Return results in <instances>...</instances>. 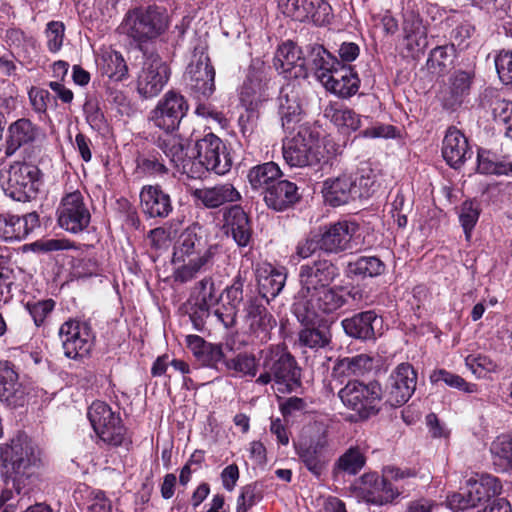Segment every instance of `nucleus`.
I'll list each match as a JSON object with an SVG mask.
<instances>
[{
    "label": "nucleus",
    "instance_id": "f257e3e1",
    "mask_svg": "<svg viewBox=\"0 0 512 512\" xmlns=\"http://www.w3.org/2000/svg\"><path fill=\"white\" fill-rule=\"evenodd\" d=\"M338 276V267L328 259H317L300 266L294 310L301 321L313 322L317 317L335 313L346 304L341 289L331 287Z\"/></svg>",
    "mask_w": 512,
    "mask_h": 512
},
{
    "label": "nucleus",
    "instance_id": "f03ea898",
    "mask_svg": "<svg viewBox=\"0 0 512 512\" xmlns=\"http://www.w3.org/2000/svg\"><path fill=\"white\" fill-rule=\"evenodd\" d=\"M43 466L42 449L25 433L0 444V474L18 493Z\"/></svg>",
    "mask_w": 512,
    "mask_h": 512
},
{
    "label": "nucleus",
    "instance_id": "7ed1b4c3",
    "mask_svg": "<svg viewBox=\"0 0 512 512\" xmlns=\"http://www.w3.org/2000/svg\"><path fill=\"white\" fill-rule=\"evenodd\" d=\"M217 246L208 243L196 226L185 229L173 248L172 262L178 265L174 270V280L187 283L200 273L209 271L214 263Z\"/></svg>",
    "mask_w": 512,
    "mask_h": 512
},
{
    "label": "nucleus",
    "instance_id": "20e7f679",
    "mask_svg": "<svg viewBox=\"0 0 512 512\" xmlns=\"http://www.w3.org/2000/svg\"><path fill=\"white\" fill-rule=\"evenodd\" d=\"M120 27L122 32L134 41L148 42L167 30L168 16L165 9L160 6H138L127 11Z\"/></svg>",
    "mask_w": 512,
    "mask_h": 512
},
{
    "label": "nucleus",
    "instance_id": "39448f33",
    "mask_svg": "<svg viewBox=\"0 0 512 512\" xmlns=\"http://www.w3.org/2000/svg\"><path fill=\"white\" fill-rule=\"evenodd\" d=\"M263 372L256 379V383L267 385L275 381L284 385L289 391L301 383V370L295 358L283 346L276 345L262 351Z\"/></svg>",
    "mask_w": 512,
    "mask_h": 512
},
{
    "label": "nucleus",
    "instance_id": "423d86ee",
    "mask_svg": "<svg viewBox=\"0 0 512 512\" xmlns=\"http://www.w3.org/2000/svg\"><path fill=\"white\" fill-rule=\"evenodd\" d=\"M40 169L27 162H14L0 172V185L13 200L26 202L36 197L40 186Z\"/></svg>",
    "mask_w": 512,
    "mask_h": 512
},
{
    "label": "nucleus",
    "instance_id": "0eeeda50",
    "mask_svg": "<svg viewBox=\"0 0 512 512\" xmlns=\"http://www.w3.org/2000/svg\"><path fill=\"white\" fill-rule=\"evenodd\" d=\"M338 395L344 406L361 418H368L380 410L382 389L378 382L349 381Z\"/></svg>",
    "mask_w": 512,
    "mask_h": 512
},
{
    "label": "nucleus",
    "instance_id": "6e6552de",
    "mask_svg": "<svg viewBox=\"0 0 512 512\" xmlns=\"http://www.w3.org/2000/svg\"><path fill=\"white\" fill-rule=\"evenodd\" d=\"M282 150L284 160L291 167L315 166L324 158L318 137L308 128H301L284 142Z\"/></svg>",
    "mask_w": 512,
    "mask_h": 512
},
{
    "label": "nucleus",
    "instance_id": "1a4fd4ad",
    "mask_svg": "<svg viewBox=\"0 0 512 512\" xmlns=\"http://www.w3.org/2000/svg\"><path fill=\"white\" fill-rule=\"evenodd\" d=\"M88 418L99 438L110 445L120 446L125 439V428L121 418L110 406L102 401H95L88 409Z\"/></svg>",
    "mask_w": 512,
    "mask_h": 512
},
{
    "label": "nucleus",
    "instance_id": "9d476101",
    "mask_svg": "<svg viewBox=\"0 0 512 512\" xmlns=\"http://www.w3.org/2000/svg\"><path fill=\"white\" fill-rule=\"evenodd\" d=\"M64 355L71 359L86 357L94 346V335L87 322L69 319L58 332Z\"/></svg>",
    "mask_w": 512,
    "mask_h": 512
},
{
    "label": "nucleus",
    "instance_id": "9b49d317",
    "mask_svg": "<svg viewBox=\"0 0 512 512\" xmlns=\"http://www.w3.org/2000/svg\"><path fill=\"white\" fill-rule=\"evenodd\" d=\"M189 109L187 100L180 93L170 90L158 101L150 113L154 126L166 132L178 129Z\"/></svg>",
    "mask_w": 512,
    "mask_h": 512
},
{
    "label": "nucleus",
    "instance_id": "f8f14e48",
    "mask_svg": "<svg viewBox=\"0 0 512 512\" xmlns=\"http://www.w3.org/2000/svg\"><path fill=\"white\" fill-rule=\"evenodd\" d=\"M56 213L58 225L73 234L84 231L91 221L90 211L80 191L63 196Z\"/></svg>",
    "mask_w": 512,
    "mask_h": 512
},
{
    "label": "nucleus",
    "instance_id": "ddd939ff",
    "mask_svg": "<svg viewBox=\"0 0 512 512\" xmlns=\"http://www.w3.org/2000/svg\"><path fill=\"white\" fill-rule=\"evenodd\" d=\"M170 68L157 54L146 57L137 77V92L144 99L156 97L170 78Z\"/></svg>",
    "mask_w": 512,
    "mask_h": 512
},
{
    "label": "nucleus",
    "instance_id": "4468645a",
    "mask_svg": "<svg viewBox=\"0 0 512 512\" xmlns=\"http://www.w3.org/2000/svg\"><path fill=\"white\" fill-rule=\"evenodd\" d=\"M199 164L207 171L224 175L232 167V158L225 143L215 134L208 133L196 142Z\"/></svg>",
    "mask_w": 512,
    "mask_h": 512
},
{
    "label": "nucleus",
    "instance_id": "2eb2a0df",
    "mask_svg": "<svg viewBox=\"0 0 512 512\" xmlns=\"http://www.w3.org/2000/svg\"><path fill=\"white\" fill-rule=\"evenodd\" d=\"M215 70L207 55H200L192 61L185 74L186 84L193 96L201 100L208 99L215 90Z\"/></svg>",
    "mask_w": 512,
    "mask_h": 512
},
{
    "label": "nucleus",
    "instance_id": "dca6fc26",
    "mask_svg": "<svg viewBox=\"0 0 512 512\" xmlns=\"http://www.w3.org/2000/svg\"><path fill=\"white\" fill-rule=\"evenodd\" d=\"M416 383L417 374L412 365L399 364L389 376L386 402L392 407L403 405L413 395Z\"/></svg>",
    "mask_w": 512,
    "mask_h": 512
},
{
    "label": "nucleus",
    "instance_id": "f3484780",
    "mask_svg": "<svg viewBox=\"0 0 512 512\" xmlns=\"http://www.w3.org/2000/svg\"><path fill=\"white\" fill-rule=\"evenodd\" d=\"M283 12L295 21H311L322 26L330 21L331 6L325 0H284Z\"/></svg>",
    "mask_w": 512,
    "mask_h": 512
},
{
    "label": "nucleus",
    "instance_id": "a211bd4d",
    "mask_svg": "<svg viewBox=\"0 0 512 512\" xmlns=\"http://www.w3.org/2000/svg\"><path fill=\"white\" fill-rule=\"evenodd\" d=\"M244 324L250 336L265 343L271 338L276 320L259 299L251 298L244 307Z\"/></svg>",
    "mask_w": 512,
    "mask_h": 512
},
{
    "label": "nucleus",
    "instance_id": "6ab92c4d",
    "mask_svg": "<svg viewBox=\"0 0 512 512\" xmlns=\"http://www.w3.org/2000/svg\"><path fill=\"white\" fill-rule=\"evenodd\" d=\"M274 67L287 77L306 78V48H298L292 41L281 44L274 56Z\"/></svg>",
    "mask_w": 512,
    "mask_h": 512
},
{
    "label": "nucleus",
    "instance_id": "aec40b11",
    "mask_svg": "<svg viewBox=\"0 0 512 512\" xmlns=\"http://www.w3.org/2000/svg\"><path fill=\"white\" fill-rule=\"evenodd\" d=\"M358 229L359 225L350 220L330 224L320 236L319 249L336 254L351 248L352 238Z\"/></svg>",
    "mask_w": 512,
    "mask_h": 512
},
{
    "label": "nucleus",
    "instance_id": "412c9836",
    "mask_svg": "<svg viewBox=\"0 0 512 512\" xmlns=\"http://www.w3.org/2000/svg\"><path fill=\"white\" fill-rule=\"evenodd\" d=\"M402 34L405 49L411 56L419 55L427 47V28L422 18L413 11L403 15Z\"/></svg>",
    "mask_w": 512,
    "mask_h": 512
},
{
    "label": "nucleus",
    "instance_id": "4be33fe9",
    "mask_svg": "<svg viewBox=\"0 0 512 512\" xmlns=\"http://www.w3.org/2000/svg\"><path fill=\"white\" fill-rule=\"evenodd\" d=\"M43 136L41 128L30 119H18L8 127L5 153L7 156H11L20 147L31 144Z\"/></svg>",
    "mask_w": 512,
    "mask_h": 512
},
{
    "label": "nucleus",
    "instance_id": "5701e85b",
    "mask_svg": "<svg viewBox=\"0 0 512 512\" xmlns=\"http://www.w3.org/2000/svg\"><path fill=\"white\" fill-rule=\"evenodd\" d=\"M141 211L150 218H166L172 212L170 195L159 185H145L140 191Z\"/></svg>",
    "mask_w": 512,
    "mask_h": 512
},
{
    "label": "nucleus",
    "instance_id": "b1692460",
    "mask_svg": "<svg viewBox=\"0 0 512 512\" xmlns=\"http://www.w3.org/2000/svg\"><path fill=\"white\" fill-rule=\"evenodd\" d=\"M192 195L208 209H216L228 203L239 202L242 199L241 193L229 182L195 189Z\"/></svg>",
    "mask_w": 512,
    "mask_h": 512
},
{
    "label": "nucleus",
    "instance_id": "393cba45",
    "mask_svg": "<svg viewBox=\"0 0 512 512\" xmlns=\"http://www.w3.org/2000/svg\"><path fill=\"white\" fill-rule=\"evenodd\" d=\"M26 391L19 382L18 373L9 362H0V401L8 406H23Z\"/></svg>",
    "mask_w": 512,
    "mask_h": 512
},
{
    "label": "nucleus",
    "instance_id": "a878e982",
    "mask_svg": "<svg viewBox=\"0 0 512 512\" xmlns=\"http://www.w3.org/2000/svg\"><path fill=\"white\" fill-rule=\"evenodd\" d=\"M39 227V216L36 212L17 215L0 214V239L4 241L22 240L31 231Z\"/></svg>",
    "mask_w": 512,
    "mask_h": 512
},
{
    "label": "nucleus",
    "instance_id": "bb28decb",
    "mask_svg": "<svg viewBox=\"0 0 512 512\" xmlns=\"http://www.w3.org/2000/svg\"><path fill=\"white\" fill-rule=\"evenodd\" d=\"M381 323L375 311L369 310L343 319L341 326L349 337L367 341L376 338V328Z\"/></svg>",
    "mask_w": 512,
    "mask_h": 512
},
{
    "label": "nucleus",
    "instance_id": "cd10ccee",
    "mask_svg": "<svg viewBox=\"0 0 512 512\" xmlns=\"http://www.w3.org/2000/svg\"><path fill=\"white\" fill-rule=\"evenodd\" d=\"M360 80L351 66L340 65L323 80V86L331 93L348 98L356 94Z\"/></svg>",
    "mask_w": 512,
    "mask_h": 512
},
{
    "label": "nucleus",
    "instance_id": "c85d7f7f",
    "mask_svg": "<svg viewBox=\"0 0 512 512\" xmlns=\"http://www.w3.org/2000/svg\"><path fill=\"white\" fill-rule=\"evenodd\" d=\"M363 499L373 505H385L399 494L394 491L390 482L376 474H365L360 487Z\"/></svg>",
    "mask_w": 512,
    "mask_h": 512
},
{
    "label": "nucleus",
    "instance_id": "c756f323",
    "mask_svg": "<svg viewBox=\"0 0 512 512\" xmlns=\"http://www.w3.org/2000/svg\"><path fill=\"white\" fill-rule=\"evenodd\" d=\"M322 195L326 203L337 207L355 201L353 175L342 174L323 182Z\"/></svg>",
    "mask_w": 512,
    "mask_h": 512
},
{
    "label": "nucleus",
    "instance_id": "7c9ffc66",
    "mask_svg": "<svg viewBox=\"0 0 512 512\" xmlns=\"http://www.w3.org/2000/svg\"><path fill=\"white\" fill-rule=\"evenodd\" d=\"M442 155L444 160L453 168H459L472 152L467 138L456 128H449L443 139Z\"/></svg>",
    "mask_w": 512,
    "mask_h": 512
},
{
    "label": "nucleus",
    "instance_id": "2f4dec72",
    "mask_svg": "<svg viewBox=\"0 0 512 512\" xmlns=\"http://www.w3.org/2000/svg\"><path fill=\"white\" fill-rule=\"evenodd\" d=\"M341 64L322 45L310 44L306 46V68L314 72L318 80L323 83L329 74Z\"/></svg>",
    "mask_w": 512,
    "mask_h": 512
},
{
    "label": "nucleus",
    "instance_id": "473e14b6",
    "mask_svg": "<svg viewBox=\"0 0 512 512\" xmlns=\"http://www.w3.org/2000/svg\"><path fill=\"white\" fill-rule=\"evenodd\" d=\"M474 75L467 71H456L441 90V97L446 107L460 105L470 94Z\"/></svg>",
    "mask_w": 512,
    "mask_h": 512
},
{
    "label": "nucleus",
    "instance_id": "72a5a7b5",
    "mask_svg": "<svg viewBox=\"0 0 512 512\" xmlns=\"http://www.w3.org/2000/svg\"><path fill=\"white\" fill-rule=\"evenodd\" d=\"M300 199L297 186L287 180L276 181L264 192V201L268 207L283 211Z\"/></svg>",
    "mask_w": 512,
    "mask_h": 512
},
{
    "label": "nucleus",
    "instance_id": "f704fd0d",
    "mask_svg": "<svg viewBox=\"0 0 512 512\" xmlns=\"http://www.w3.org/2000/svg\"><path fill=\"white\" fill-rule=\"evenodd\" d=\"M326 445V436L322 434L315 441H312L310 445L300 444L296 447V453L302 463L317 477H320L326 468L327 460L324 455Z\"/></svg>",
    "mask_w": 512,
    "mask_h": 512
},
{
    "label": "nucleus",
    "instance_id": "c9c22d12",
    "mask_svg": "<svg viewBox=\"0 0 512 512\" xmlns=\"http://www.w3.org/2000/svg\"><path fill=\"white\" fill-rule=\"evenodd\" d=\"M224 221L227 233L231 234L237 245L247 246L251 239L252 229L246 212L238 205L231 206L224 213Z\"/></svg>",
    "mask_w": 512,
    "mask_h": 512
},
{
    "label": "nucleus",
    "instance_id": "e433bc0d",
    "mask_svg": "<svg viewBox=\"0 0 512 512\" xmlns=\"http://www.w3.org/2000/svg\"><path fill=\"white\" fill-rule=\"evenodd\" d=\"M268 99L267 83L258 70H250L240 91V100L247 109L254 110Z\"/></svg>",
    "mask_w": 512,
    "mask_h": 512
},
{
    "label": "nucleus",
    "instance_id": "4c0bfd02",
    "mask_svg": "<svg viewBox=\"0 0 512 512\" xmlns=\"http://www.w3.org/2000/svg\"><path fill=\"white\" fill-rule=\"evenodd\" d=\"M302 105L299 93L294 87H284L279 96V115L283 128L289 130L301 120Z\"/></svg>",
    "mask_w": 512,
    "mask_h": 512
},
{
    "label": "nucleus",
    "instance_id": "58836bf2",
    "mask_svg": "<svg viewBox=\"0 0 512 512\" xmlns=\"http://www.w3.org/2000/svg\"><path fill=\"white\" fill-rule=\"evenodd\" d=\"M323 115L345 132L356 131L361 126V116L338 102L328 103L323 110Z\"/></svg>",
    "mask_w": 512,
    "mask_h": 512
},
{
    "label": "nucleus",
    "instance_id": "ea45409f",
    "mask_svg": "<svg viewBox=\"0 0 512 512\" xmlns=\"http://www.w3.org/2000/svg\"><path fill=\"white\" fill-rule=\"evenodd\" d=\"M374 358L368 354H358L339 359L333 367V375L340 377H359L372 370Z\"/></svg>",
    "mask_w": 512,
    "mask_h": 512
},
{
    "label": "nucleus",
    "instance_id": "a19ab883",
    "mask_svg": "<svg viewBox=\"0 0 512 512\" xmlns=\"http://www.w3.org/2000/svg\"><path fill=\"white\" fill-rule=\"evenodd\" d=\"M467 488L478 505L486 503L501 490L498 479L488 474L470 478L467 481Z\"/></svg>",
    "mask_w": 512,
    "mask_h": 512
},
{
    "label": "nucleus",
    "instance_id": "79ce46f5",
    "mask_svg": "<svg viewBox=\"0 0 512 512\" xmlns=\"http://www.w3.org/2000/svg\"><path fill=\"white\" fill-rule=\"evenodd\" d=\"M286 274L272 267L265 269L258 275V290L262 298L269 302L283 289L286 282Z\"/></svg>",
    "mask_w": 512,
    "mask_h": 512
},
{
    "label": "nucleus",
    "instance_id": "37998d69",
    "mask_svg": "<svg viewBox=\"0 0 512 512\" xmlns=\"http://www.w3.org/2000/svg\"><path fill=\"white\" fill-rule=\"evenodd\" d=\"M98 67L102 75L113 81H122L128 74L124 58L116 51L104 52L98 60Z\"/></svg>",
    "mask_w": 512,
    "mask_h": 512
},
{
    "label": "nucleus",
    "instance_id": "c03bdc74",
    "mask_svg": "<svg viewBox=\"0 0 512 512\" xmlns=\"http://www.w3.org/2000/svg\"><path fill=\"white\" fill-rule=\"evenodd\" d=\"M281 176L280 168L274 162H266L252 167L247 175L251 187L255 190L265 189L274 184Z\"/></svg>",
    "mask_w": 512,
    "mask_h": 512
},
{
    "label": "nucleus",
    "instance_id": "a18cd8bd",
    "mask_svg": "<svg viewBox=\"0 0 512 512\" xmlns=\"http://www.w3.org/2000/svg\"><path fill=\"white\" fill-rule=\"evenodd\" d=\"M332 334L328 325L306 326L298 333L299 343L311 349H321L330 345Z\"/></svg>",
    "mask_w": 512,
    "mask_h": 512
},
{
    "label": "nucleus",
    "instance_id": "49530a36",
    "mask_svg": "<svg viewBox=\"0 0 512 512\" xmlns=\"http://www.w3.org/2000/svg\"><path fill=\"white\" fill-rule=\"evenodd\" d=\"M219 298L213 278L206 276L194 284L190 292L188 303L213 307L219 302Z\"/></svg>",
    "mask_w": 512,
    "mask_h": 512
},
{
    "label": "nucleus",
    "instance_id": "de8ad7c7",
    "mask_svg": "<svg viewBox=\"0 0 512 512\" xmlns=\"http://www.w3.org/2000/svg\"><path fill=\"white\" fill-rule=\"evenodd\" d=\"M385 264L376 256H361L350 261L347 266L348 275L376 277L385 271Z\"/></svg>",
    "mask_w": 512,
    "mask_h": 512
},
{
    "label": "nucleus",
    "instance_id": "09e8293b",
    "mask_svg": "<svg viewBox=\"0 0 512 512\" xmlns=\"http://www.w3.org/2000/svg\"><path fill=\"white\" fill-rule=\"evenodd\" d=\"M156 146L170 159L176 167L184 159V147L180 136L174 132H166L158 136Z\"/></svg>",
    "mask_w": 512,
    "mask_h": 512
},
{
    "label": "nucleus",
    "instance_id": "8fccbe9b",
    "mask_svg": "<svg viewBox=\"0 0 512 512\" xmlns=\"http://www.w3.org/2000/svg\"><path fill=\"white\" fill-rule=\"evenodd\" d=\"M477 169L482 174L512 175V162L498 161L494 153L480 150Z\"/></svg>",
    "mask_w": 512,
    "mask_h": 512
},
{
    "label": "nucleus",
    "instance_id": "3c124183",
    "mask_svg": "<svg viewBox=\"0 0 512 512\" xmlns=\"http://www.w3.org/2000/svg\"><path fill=\"white\" fill-rule=\"evenodd\" d=\"M85 119L91 129L99 133L108 131V120L103 112L100 102L96 98H89L83 105Z\"/></svg>",
    "mask_w": 512,
    "mask_h": 512
},
{
    "label": "nucleus",
    "instance_id": "603ef678",
    "mask_svg": "<svg viewBox=\"0 0 512 512\" xmlns=\"http://www.w3.org/2000/svg\"><path fill=\"white\" fill-rule=\"evenodd\" d=\"M224 371H234L241 376L255 377L258 371L255 356L247 352H241L228 359Z\"/></svg>",
    "mask_w": 512,
    "mask_h": 512
},
{
    "label": "nucleus",
    "instance_id": "864d4df0",
    "mask_svg": "<svg viewBox=\"0 0 512 512\" xmlns=\"http://www.w3.org/2000/svg\"><path fill=\"white\" fill-rule=\"evenodd\" d=\"M494 464L503 471L512 470V438L499 436L491 445Z\"/></svg>",
    "mask_w": 512,
    "mask_h": 512
},
{
    "label": "nucleus",
    "instance_id": "5fc2aeb1",
    "mask_svg": "<svg viewBox=\"0 0 512 512\" xmlns=\"http://www.w3.org/2000/svg\"><path fill=\"white\" fill-rule=\"evenodd\" d=\"M354 197L356 199H367L378 189L379 184L376 175L371 171H362L361 174L353 175Z\"/></svg>",
    "mask_w": 512,
    "mask_h": 512
},
{
    "label": "nucleus",
    "instance_id": "6e6d98bb",
    "mask_svg": "<svg viewBox=\"0 0 512 512\" xmlns=\"http://www.w3.org/2000/svg\"><path fill=\"white\" fill-rule=\"evenodd\" d=\"M205 347L198 361L203 366L224 372L227 357L223 351V346L221 344L209 343V345Z\"/></svg>",
    "mask_w": 512,
    "mask_h": 512
},
{
    "label": "nucleus",
    "instance_id": "4d7b16f0",
    "mask_svg": "<svg viewBox=\"0 0 512 512\" xmlns=\"http://www.w3.org/2000/svg\"><path fill=\"white\" fill-rule=\"evenodd\" d=\"M455 57L453 45L437 46L431 50L427 65L429 68L442 72L452 65Z\"/></svg>",
    "mask_w": 512,
    "mask_h": 512
},
{
    "label": "nucleus",
    "instance_id": "13d9d810",
    "mask_svg": "<svg viewBox=\"0 0 512 512\" xmlns=\"http://www.w3.org/2000/svg\"><path fill=\"white\" fill-rule=\"evenodd\" d=\"M430 379L433 383L444 382L446 385L463 390L467 393H474L477 391L475 384L467 383L462 377L450 373L444 369L434 371Z\"/></svg>",
    "mask_w": 512,
    "mask_h": 512
},
{
    "label": "nucleus",
    "instance_id": "bf43d9fd",
    "mask_svg": "<svg viewBox=\"0 0 512 512\" xmlns=\"http://www.w3.org/2000/svg\"><path fill=\"white\" fill-rule=\"evenodd\" d=\"M364 464L363 454L358 449L350 448L338 459L337 468L349 474H356Z\"/></svg>",
    "mask_w": 512,
    "mask_h": 512
},
{
    "label": "nucleus",
    "instance_id": "052dcab7",
    "mask_svg": "<svg viewBox=\"0 0 512 512\" xmlns=\"http://www.w3.org/2000/svg\"><path fill=\"white\" fill-rule=\"evenodd\" d=\"M495 67L501 82L512 85V49H502L497 53Z\"/></svg>",
    "mask_w": 512,
    "mask_h": 512
},
{
    "label": "nucleus",
    "instance_id": "680f3d73",
    "mask_svg": "<svg viewBox=\"0 0 512 512\" xmlns=\"http://www.w3.org/2000/svg\"><path fill=\"white\" fill-rule=\"evenodd\" d=\"M262 499V492L256 484H249L242 487L237 498L236 512H248Z\"/></svg>",
    "mask_w": 512,
    "mask_h": 512
},
{
    "label": "nucleus",
    "instance_id": "e2e57ef3",
    "mask_svg": "<svg viewBox=\"0 0 512 512\" xmlns=\"http://www.w3.org/2000/svg\"><path fill=\"white\" fill-rule=\"evenodd\" d=\"M479 214L480 211L478 205L475 202L465 201L461 205L459 221L464 229L467 239H469L470 237V233L479 218Z\"/></svg>",
    "mask_w": 512,
    "mask_h": 512
},
{
    "label": "nucleus",
    "instance_id": "0e129e2a",
    "mask_svg": "<svg viewBox=\"0 0 512 512\" xmlns=\"http://www.w3.org/2000/svg\"><path fill=\"white\" fill-rule=\"evenodd\" d=\"M65 26L62 22L52 21L47 24L46 37L49 51L58 52L63 44Z\"/></svg>",
    "mask_w": 512,
    "mask_h": 512
},
{
    "label": "nucleus",
    "instance_id": "69168bd1",
    "mask_svg": "<svg viewBox=\"0 0 512 512\" xmlns=\"http://www.w3.org/2000/svg\"><path fill=\"white\" fill-rule=\"evenodd\" d=\"M73 244L67 239H41L30 244V249L38 253L68 250Z\"/></svg>",
    "mask_w": 512,
    "mask_h": 512
},
{
    "label": "nucleus",
    "instance_id": "338daca9",
    "mask_svg": "<svg viewBox=\"0 0 512 512\" xmlns=\"http://www.w3.org/2000/svg\"><path fill=\"white\" fill-rule=\"evenodd\" d=\"M5 41L9 46L25 52H27L29 48H34L35 45L34 39L26 36L25 33L18 28L7 29Z\"/></svg>",
    "mask_w": 512,
    "mask_h": 512
},
{
    "label": "nucleus",
    "instance_id": "774afa93",
    "mask_svg": "<svg viewBox=\"0 0 512 512\" xmlns=\"http://www.w3.org/2000/svg\"><path fill=\"white\" fill-rule=\"evenodd\" d=\"M14 283V272L8 267L7 260L0 255V295L4 297L5 302L12 297L11 290Z\"/></svg>",
    "mask_w": 512,
    "mask_h": 512
}]
</instances>
